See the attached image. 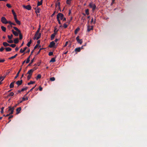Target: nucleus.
<instances>
[{
	"label": "nucleus",
	"instance_id": "f257e3e1",
	"mask_svg": "<svg viewBox=\"0 0 147 147\" xmlns=\"http://www.w3.org/2000/svg\"><path fill=\"white\" fill-rule=\"evenodd\" d=\"M41 35V33H38L36 32L35 34L33 37V39L34 40L35 39L38 40L40 38Z\"/></svg>",
	"mask_w": 147,
	"mask_h": 147
},
{
	"label": "nucleus",
	"instance_id": "f03ea898",
	"mask_svg": "<svg viewBox=\"0 0 147 147\" xmlns=\"http://www.w3.org/2000/svg\"><path fill=\"white\" fill-rule=\"evenodd\" d=\"M63 17L64 15L63 14L61 13H59L57 16V19H58L59 18V19L60 18L61 20H62L63 18Z\"/></svg>",
	"mask_w": 147,
	"mask_h": 147
},
{
	"label": "nucleus",
	"instance_id": "7ed1b4c3",
	"mask_svg": "<svg viewBox=\"0 0 147 147\" xmlns=\"http://www.w3.org/2000/svg\"><path fill=\"white\" fill-rule=\"evenodd\" d=\"M8 111H10L9 113L10 114H13V111L14 109V107H11V106H9L8 107Z\"/></svg>",
	"mask_w": 147,
	"mask_h": 147
},
{
	"label": "nucleus",
	"instance_id": "20e7f679",
	"mask_svg": "<svg viewBox=\"0 0 147 147\" xmlns=\"http://www.w3.org/2000/svg\"><path fill=\"white\" fill-rule=\"evenodd\" d=\"M1 22L3 24H7V21L6 18L4 17H3L1 18Z\"/></svg>",
	"mask_w": 147,
	"mask_h": 147
},
{
	"label": "nucleus",
	"instance_id": "39448f33",
	"mask_svg": "<svg viewBox=\"0 0 147 147\" xmlns=\"http://www.w3.org/2000/svg\"><path fill=\"white\" fill-rule=\"evenodd\" d=\"M79 38V36H78L76 38V40L78 43L81 45L82 43V39H80Z\"/></svg>",
	"mask_w": 147,
	"mask_h": 147
},
{
	"label": "nucleus",
	"instance_id": "423d86ee",
	"mask_svg": "<svg viewBox=\"0 0 147 147\" xmlns=\"http://www.w3.org/2000/svg\"><path fill=\"white\" fill-rule=\"evenodd\" d=\"M58 32V30H57L56 32H55L53 34H52L51 36V40H53L54 39L55 36L56 35L57 33V32Z\"/></svg>",
	"mask_w": 147,
	"mask_h": 147
},
{
	"label": "nucleus",
	"instance_id": "0eeeda50",
	"mask_svg": "<svg viewBox=\"0 0 147 147\" xmlns=\"http://www.w3.org/2000/svg\"><path fill=\"white\" fill-rule=\"evenodd\" d=\"M23 7L24 8L28 10H30L31 9V7L30 5H27L26 6L23 5Z\"/></svg>",
	"mask_w": 147,
	"mask_h": 147
},
{
	"label": "nucleus",
	"instance_id": "6e6552de",
	"mask_svg": "<svg viewBox=\"0 0 147 147\" xmlns=\"http://www.w3.org/2000/svg\"><path fill=\"white\" fill-rule=\"evenodd\" d=\"M89 5L91 8H92V10H93L95 9L96 8V6L95 4L90 3L89 4Z\"/></svg>",
	"mask_w": 147,
	"mask_h": 147
},
{
	"label": "nucleus",
	"instance_id": "1a4fd4ad",
	"mask_svg": "<svg viewBox=\"0 0 147 147\" xmlns=\"http://www.w3.org/2000/svg\"><path fill=\"white\" fill-rule=\"evenodd\" d=\"M55 45V43L54 41H52L51 42L49 46V47L50 48H52L54 47Z\"/></svg>",
	"mask_w": 147,
	"mask_h": 147
},
{
	"label": "nucleus",
	"instance_id": "9d476101",
	"mask_svg": "<svg viewBox=\"0 0 147 147\" xmlns=\"http://www.w3.org/2000/svg\"><path fill=\"white\" fill-rule=\"evenodd\" d=\"M34 70V69H32L29 70L27 73V74H28L30 75H32V73Z\"/></svg>",
	"mask_w": 147,
	"mask_h": 147
},
{
	"label": "nucleus",
	"instance_id": "9b49d317",
	"mask_svg": "<svg viewBox=\"0 0 147 147\" xmlns=\"http://www.w3.org/2000/svg\"><path fill=\"white\" fill-rule=\"evenodd\" d=\"M22 80H18L17 81L16 83L19 86L22 84Z\"/></svg>",
	"mask_w": 147,
	"mask_h": 147
},
{
	"label": "nucleus",
	"instance_id": "f8f14e48",
	"mask_svg": "<svg viewBox=\"0 0 147 147\" xmlns=\"http://www.w3.org/2000/svg\"><path fill=\"white\" fill-rule=\"evenodd\" d=\"M12 32L13 34L16 36H18L19 33L18 32L15 31L13 30H12Z\"/></svg>",
	"mask_w": 147,
	"mask_h": 147
},
{
	"label": "nucleus",
	"instance_id": "ddd939ff",
	"mask_svg": "<svg viewBox=\"0 0 147 147\" xmlns=\"http://www.w3.org/2000/svg\"><path fill=\"white\" fill-rule=\"evenodd\" d=\"M14 94V93L13 92H11L9 94H8L7 96L5 97V98H8L9 96H13Z\"/></svg>",
	"mask_w": 147,
	"mask_h": 147
},
{
	"label": "nucleus",
	"instance_id": "4468645a",
	"mask_svg": "<svg viewBox=\"0 0 147 147\" xmlns=\"http://www.w3.org/2000/svg\"><path fill=\"white\" fill-rule=\"evenodd\" d=\"M93 29V27L92 26H88V27L87 28V31L88 32L90 31L91 30Z\"/></svg>",
	"mask_w": 147,
	"mask_h": 147
},
{
	"label": "nucleus",
	"instance_id": "2eb2a0df",
	"mask_svg": "<svg viewBox=\"0 0 147 147\" xmlns=\"http://www.w3.org/2000/svg\"><path fill=\"white\" fill-rule=\"evenodd\" d=\"M21 107L18 108L16 109V114H18L20 113V111L21 110Z\"/></svg>",
	"mask_w": 147,
	"mask_h": 147
},
{
	"label": "nucleus",
	"instance_id": "dca6fc26",
	"mask_svg": "<svg viewBox=\"0 0 147 147\" xmlns=\"http://www.w3.org/2000/svg\"><path fill=\"white\" fill-rule=\"evenodd\" d=\"M15 82V81H14L11 83L9 85V87L10 88H12L14 87V84Z\"/></svg>",
	"mask_w": 147,
	"mask_h": 147
},
{
	"label": "nucleus",
	"instance_id": "f3484780",
	"mask_svg": "<svg viewBox=\"0 0 147 147\" xmlns=\"http://www.w3.org/2000/svg\"><path fill=\"white\" fill-rule=\"evenodd\" d=\"M21 69H22V68H21L19 69V70L18 71L17 73L16 76H15V77L14 78V79H16L18 77V76L19 75V74L20 72L21 71Z\"/></svg>",
	"mask_w": 147,
	"mask_h": 147
},
{
	"label": "nucleus",
	"instance_id": "a211bd4d",
	"mask_svg": "<svg viewBox=\"0 0 147 147\" xmlns=\"http://www.w3.org/2000/svg\"><path fill=\"white\" fill-rule=\"evenodd\" d=\"M38 44H36V46L34 47L33 50L31 52V55L32 54V53H33V52L34 51V50L35 49H36L37 48V47H38Z\"/></svg>",
	"mask_w": 147,
	"mask_h": 147
},
{
	"label": "nucleus",
	"instance_id": "6ab92c4d",
	"mask_svg": "<svg viewBox=\"0 0 147 147\" xmlns=\"http://www.w3.org/2000/svg\"><path fill=\"white\" fill-rule=\"evenodd\" d=\"M18 55V54H16L14 56L11 57H10L8 58L9 59H13L16 57Z\"/></svg>",
	"mask_w": 147,
	"mask_h": 147
},
{
	"label": "nucleus",
	"instance_id": "aec40b11",
	"mask_svg": "<svg viewBox=\"0 0 147 147\" xmlns=\"http://www.w3.org/2000/svg\"><path fill=\"white\" fill-rule=\"evenodd\" d=\"M5 49L7 52L10 51L11 50V49L9 47H6L5 48Z\"/></svg>",
	"mask_w": 147,
	"mask_h": 147
},
{
	"label": "nucleus",
	"instance_id": "412c9836",
	"mask_svg": "<svg viewBox=\"0 0 147 147\" xmlns=\"http://www.w3.org/2000/svg\"><path fill=\"white\" fill-rule=\"evenodd\" d=\"M14 42L15 44L18 43L19 42L18 38H16L14 40Z\"/></svg>",
	"mask_w": 147,
	"mask_h": 147
},
{
	"label": "nucleus",
	"instance_id": "4be33fe9",
	"mask_svg": "<svg viewBox=\"0 0 147 147\" xmlns=\"http://www.w3.org/2000/svg\"><path fill=\"white\" fill-rule=\"evenodd\" d=\"M3 45H4L5 47H7V46H9V44L7 43V42H3Z\"/></svg>",
	"mask_w": 147,
	"mask_h": 147
},
{
	"label": "nucleus",
	"instance_id": "5701e85b",
	"mask_svg": "<svg viewBox=\"0 0 147 147\" xmlns=\"http://www.w3.org/2000/svg\"><path fill=\"white\" fill-rule=\"evenodd\" d=\"M81 50V47H78L75 49V51L76 52H79Z\"/></svg>",
	"mask_w": 147,
	"mask_h": 147
},
{
	"label": "nucleus",
	"instance_id": "b1692460",
	"mask_svg": "<svg viewBox=\"0 0 147 147\" xmlns=\"http://www.w3.org/2000/svg\"><path fill=\"white\" fill-rule=\"evenodd\" d=\"M80 30V28H79V27H78V28H77L75 30V32H74L75 34H77V33H78V32Z\"/></svg>",
	"mask_w": 147,
	"mask_h": 147
},
{
	"label": "nucleus",
	"instance_id": "393cba45",
	"mask_svg": "<svg viewBox=\"0 0 147 147\" xmlns=\"http://www.w3.org/2000/svg\"><path fill=\"white\" fill-rule=\"evenodd\" d=\"M13 28L18 32V33H20L21 31L17 27L14 26L13 27Z\"/></svg>",
	"mask_w": 147,
	"mask_h": 147
},
{
	"label": "nucleus",
	"instance_id": "a878e982",
	"mask_svg": "<svg viewBox=\"0 0 147 147\" xmlns=\"http://www.w3.org/2000/svg\"><path fill=\"white\" fill-rule=\"evenodd\" d=\"M42 0H41V1H38L37 3V6L41 5L42 4Z\"/></svg>",
	"mask_w": 147,
	"mask_h": 147
},
{
	"label": "nucleus",
	"instance_id": "bb28decb",
	"mask_svg": "<svg viewBox=\"0 0 147 147\" xmlns=\"http://www.w3.org/2000/svg\"><path fill=\"white\" fill-rule=\"evenodd\" d=\"M31 55H31V54L27 58V61H26V63H28L30 61V57H31Z\"/></svg>",
	"mask_w": 147,
	"mask_h": 147
},
{
	"label": "nucleus",
	"instance_id": "cd10ccee",
	"mask_svg": "<svg viewBox=\"0 0 147 147\" xmlns=\"http://www.w3.org/2000/svg\"><path fill=\"white\" fill-rule=\"evenodd\" d=\"M19 39L20 40H21L23 38L22 35L21 33V32H20V33H19Z\"/></svg>",
	"mask_w": 147,
	"mask_h": 147
},
{
	"label": "nucleus",
	"instance_id": "c85d7f7f",
	"mask_svg": "<svg viewBox=\"0 0 147 147\" xmlns=\"http://www.w3.org/2000/svg\"><path fill=\"white\" fill-rule=\"evenodd\" d=\"M1 28L2 30L3 31L5 32L6 30V28L5 27H4L3 26H2L1 27Z\"/></svg>",
	"mask_w": 147,
	"mask_h": 147
},
{
	"label": "nucleus",
	"instance_id": "c756f323",
	"mask_svg": "<svg viewBox=\"0 0 147 147\" xmlns=\"http://www.w3.org/2000/svg\"><path fill=\"white\" fill-rule=\"evenodd\" d=\"M55 61V58H52L51 60H50V62H54Z\"/></svg>",
	"mask_w": 147,
	"mask_h": 147
},
{
	"label": "nucleus",
	"instance_id": "7c9ffc66",
	"mask_svg": "<svg viewBox=\"0 0 147 147\" xmlns=\"http://www.w3.org/2000/svg\"><path fill=\"white\" fill-rule=\"evenodd\" d=\"M41 77V75L40 74H38L36 77V80H38V79H40Z\"/></svg>",
	"mask_w": 147,
	"mask_h": 147
},
{
	"label": "nucleus",
	"instance_id": "2f4dec72",
	"mask_svg": "<svg viewBox=\"0 0 147 147\" xmlns=\"http://www.w3.org/2000/svg\"><path fill=\"white\" fill-rule=\"evenodd\" d=\"M35 82L34 81H30V82H28V85H29L31 84H33Z\"/></svg>",
	"mask_w": 147,
	"mask_h": 147
},
{
	"label": "nucleus",
	"instance_id": "473e14b6",
	"mask_svg": "<svg viewBox=\"0 0 147 147\" xmlns=\"http://www.w3.org/2000/svg\"><path fill=\"white\" fill-rule=\"evenodd\" d=\"M13 36V35L12 34H11L10 36L8 35V37L9 39L11 40Z\"/></svg>",
	"mask_w": 147,
	"mask_h": 147
},
{
	"label": "nucleus",
	"instance_id": "72a5a7b5",
	"mask_svg": "<svg viewBox=\"0 0 147 147\" xmlns=\"http://www.w3.org/2000/svg\"><path fill=\"white\" fill-rule=\"evenodd\" d=\"M31 42H32V41H31V40H30V41L27 44V46L28 47H30V45Z\"/></svg>",
	"mask_w": 147,
	"mask_h": 147
},
{
	"label": "nucleus",
	"instance_id": "f704fd0d",
	"mask_svg": "<svg viewBox=\"0 0 147 147\" xmlns=\"http://www.w3.org/2000/svg\"><path fill=\"white\" fill-rule=\"evenodd\" d=\"M85 12L86 14L87 15H88L89 14V9H86L85 10Z\"/></svg>",
	"mask_w": 147,
	"mask_h": 147
},
{
	"label": "nucleus",
	"instance_id": "c9c22d12",
	"mask_svg": "<svg viewBox=\"0 0 147 147\" xmlns=\"http://www.w3.org/2000/svg\"><path fill=\"white\" fill-rule=\"evenodd\" d=\"M5 76H5L4 77L2 76L0 77V81L2 79L1 81H3V80L5 78Z\"/></svg>",
	"mask_w": 147,
	"mask_h": 147
},
{
	"label": "nucleus",
	"instance_id": "e433bc0d",
	"mask_svg": "<svg viewBox=\"0 0 147 147\" xmlns=\"http://www.w3.org/2000/svg\"><path fill=\"white\" fill-rule=\"evenodd\" d=\"M35 12L36 13H40V9L38 8L35 11Z\"/></svg>",
	"mask_w": 147,
	"mask_h": 147
},
{
	"label": "nucleus",
	"instance_id": "4c0bfd02",
	"mask_svg": "<svg viewBox=\"0 0 147 147\" xmlns=\"http://www.w3.org/2000/svg\"><path fill=\"white\" fill-rule=\"evenodd\" d=\"M9 46H10L12 48H14L16 46V45L14 44H12L11 45L9 44Z\"/></svg>",
	"mask_w": 147,
	"mask_h": 147
},
{
	"label": "nucleus",
	"instance_id": "58836bf2",
	"mask_svg": "<svg viewBox=\"0 0 147 147\" xmlns=\"http://www.w3.org/2000/svg\"><path fill=\"white\" fill-rule=\"evenodd\" d=\"M12 12L14 16V17H15V16H16V15L13 10H12Z\"/></svg>",
	"mask_w": 147,
	"mask_h": 147
},
{
	"label": "nucleus",
	"instance_id": "ea45409f",
	"mask_svg": "<svg viewBox=\"0 0 147 147\" xmlns=\"http://www.w3.org/2000/svg\"><path fill=\"white\" fill-rule=\"evenodd\" d=\"M15 22H16V23L18 25H20L21 24V23L20 21L18 20L16 21Z\"/></svg>",
	"mask_w": 147,
	"mask_h": 147
},
{
	"label": "nucleus",
	"instance_id": "a19ab883",
	"mask_svg": "<svg viewBox=\"0 0 147 147\" xmlns=\"http://www.w3.org/2000/svg\"><path fill=\"white\" fill-rule=\"evenodd\" d=\"M28 87H26L25 88H23L22 89L21 91L22 92L24 91L25 90H27L28 89Z\"/></svg>",
	"mask_w": 147,
	"mask_h": 147
},
{
	"label": "nucleus",
	"instance_id": "79ce46f5",
	"mask_svg": "<svg viewBox=\"0 0 147 147\" xmlns=\"http://www.w3.org/2000/svg\"><path fill=\"white\" fill-rule=\"evenodd\" d=\"M55 80V78L54 77H52L50 78V80L52 81H53Z\"/></svg>",
	"mask_w": 147,
	"mask_h": 147
},
{
	"label": "nucleus",
	"instance_id": "37998d69",
	"mask_svg": "<svg viewBox=\"0 0 147 147\" xmlns=\"http://www.w3.org/2000/svg\"><path fill=\"white\" fill-rule=\"evenodd\" d=\"M71 0H67L66 3L68 4H70V1Z\"/></svg>",
	"mask_w": 147,
	"mask_h": 147
},
{
	"label": "nucleus",
	"instance_id": "c03bdc74",
	"mask_svg": "<svg viewBox=\"0 0 147 147\" xmlns=\"http://www.w3.org/2000/svg\"><path fill=\"white\" fill-rule=\"evenodd\" d=\"M7 41L9 43H11L13 42V40L11 39L10 40H7Z\"/></svg>",
	"mask_w": 147,
	"mask_h": 147
},
{
	"label": "nucleus",
	"instance_id": "a18cd8bd",
	"mask_svg": "<svg viewBox=\"0 0 147 147\" xmlns=\"http://www.w3.org/2000/svg\"><path fill=\"white\" fill-rule=\"evenodd\" d=\"M28 100V98L26 97V98H25L24 97H23L22 98V101H24L26 100Z\"/></svg>",
	"mask_w": 147,
	"mask_h": 147
},
{
	"label": "nucleus",
	"instance_id": "49530a36",
	"mask_svg": "<svg viewBox=\"0 0 147 147\" xmlns=\"http://www.w3.org/2000/svg\"><path fill=\"white\" fill-rule=\"evenodd\" d=\"M5 49V48L3 47H1V48L0 49V51L2 52L3 51V50Z\"/></svg>",
	"mask_w": 147,
	"mask_h": 147
},
{
	"label": "nucleus",
	"instance_id": "de8ad7c7",
	"mask_svg": "<svg viewBox=\"0 0 147 147\" xmlns=\"http://www.w3.org/2000/svg\"><path fill=\"white\" fill-rule=\"evenodd\" d=\"M35 88V87H33L32 89H31L29 91H28L27 93L25 95H26L27 94H28L30 92L32 91Z\"/></svg>",
	"mask_w": 147,
	"mask_h": 147
},
{
	"label": "nucleus",
	"instance_id": "09e8293b",
	"mask_svg": "<svg viewBox=\"0 0 147 147\" xmlns=\"http://www.w3.org/2000/svg\"><path fill=\"white\" fill-rule=\"evenodd\" d=\"M6 6L9 8H10L11 7V5L7 3L6 4Z\"/></svg>",
	"mask_w": 147,
	"mask_h": 147
},
{
	"label": "nucleus",
	"instance_id": "8fccbe9b",
	"mask_svg": "<svg viewBox=\"0 0 147 147\" xmlns=\"http://www.w3.org/2000/svg\"><path fill=\"white\" fill-rule=\"evenodd\" d=\"M60 3L59 2H58V3H57L56 4V6H58L59 7V8H60Z\"/></svg>",
	"mask_w": 147,
	"mask_h": 147
},
{
	"label": "nucleus",
	"instance_id": "3c124183",
	"mask_svg": "<svg viewBox=\"0 0 147 147\" xmlns=\"http://www.w3.org/2000/svg\"><path fill=\"white\" fill-rule=\"evenodd\" d=\"M53 53L52 52H50L49 53V55L50 56L53 55Z\"/></svg>",
	"mask_w": 147,
	"mask_h": 147
},
{
	"label": "nucleus",
	"instance_id": "603ef678",
	"mask_svg": "<svg viewBox=\"0 0 147 147\" xmlns=\"http://www.w3.org/2000/svg\"><path fill=\"white\" fill-rule=\"evenodd\" d=\"M32 75H28L27 76V79L28 80H29L31 78Z\"/></svg>",
	"mask_w": 147,
	"mask_h": 147
},
{
	"label": "nucleus",
	"instance_id": "864d4df0",
	"mask_svg": "<svg viewBox=\"0 0 147 147\" xmlns=\"http://www.w3.org/2000/svg\"><path fill=\"white\" fill-rule=\"evenodd\" d=\"M67 26H68L65 24H64L63 25V27L65 28H67Z\"/></svg>",
	"mask_w": 147,
	"mask_h": 147
},
{
	"label": "nucleus",
	"instance_id": "5fc2aeb1",
	"mask_svg": "<svg viewBox=\"0 0 147 147\" xmlns=\"http://www.w3.org/2000/svg\"><path fill=\"white\" fill-rule=\"evenodd\" d=\"M5 61V60L4 59H0V63L3 62Z\"/></svg>",
	"mask_w": 147,
	"mask_h": 147
},
{
	"label": "nucleus",
	"instance_id": "6e6d98bb",
	"mask_svg": "<svg viewBox=\"0 0 147 147\" xmlns=\"http://www.w3.org/2000/svg\"><path fill=\"white\" fill-rule=\"evenodd\" d=\"M39 89L40 91H41L42 90V88L40 86L39 87Z\"/></svg>",
	"mask_w": 147,
	"mask_h": 147
},
{
	"label": "nucleus",
	"instance_id": "4d7b16f0",
	"mask_svg": "<svg viewBox=\"0 0 147 147\" xmlns=\"http://www.w3.org/2000/svg\"><path fill=\"white\" fill-rule=\"evenodd\" d=\"M24 51H23V50H22V49H20V52L21 53H23L24 52Z\"/></svg>",
	"mask_w": 147,
	"mask_h": 147
},
{
	"label": "nucleus",
	"instance_id": "13d9d810",
	"mask_svg": "<svg viewBox=\"0 0 147 147\" xmlns=\"http://www.w3.org/2000/svg\"><path fill=\"white\" fill-rule=\"evenodd\" d=\"M57 19V20L58 21V22L59 24H61V22H60L59 19V18H58V19Z\"/></svg>",
	"mask_w": 147,
	"mask_h": 147
},
{
	"label": "nucleus",
	"instance_id": "bf43d9fd",
	"mask_svg": "<svg viewBox=\"0 0 147 147\" xmlns=\"http://www.w3.org/2000/svg\"><path fill=\"white\" fill-rule=\"evenodd\" d=\"M68 43V42L67 41L65 43V45H64V47H65L67 45Z\"/></svg>",
	"mask_w": 147,
	"mask_h": 147
},
{
	"label": "nucleus",
	"instance_id": "052dcab7",
	"mask_svg": "<svg viewBox=\"0 0 147 147\" xmlns=\"http://www.w3.org/2000/svg\"><path fill=\"white\" fill-rule=\"evenodd\" d=\"M34 58H33L31 60V61L30 62H31V63H33V62H34Z\"/></svg>",
	"mask_w": 147,
	"mask_h": 147
},
{
	"label": "nucleus",
	"instance_id": "680f3d73",
	"mask_svg": "<svg viewBox=\"0 0 147 147\" xmlns=\"http://www.w3.org/2000/svg\"><path fill=\"white\" fill-rule=\"evenodd\" d=\"M13 117V115H11L8 118V119H10L12 118Z\"/></svg>",
	"mask_w": 147,
	"mask_h": 147
},
{
	"label": "nucleus",
	"instance_id": "e2e57ef3",
	"mask_svg": "<svg viewBox=\"0 0 147 147\" xmlns=\"http://www.w3.org/2000/svg\"><path fill=\"white\" fill-rule=\"evenodd\" d=\"M17 16H16L15 17H14V19L15 20V21L17 20V18L16 17Z\"/></svg>",
	"mask_w": 147,
	"mask_h": 147
},
{
	"label": "nucleus",
	"instance_id": "0e129e2a",
	"mask_svg": "<svg viewBox=\"0 0 147 147\" xmlns=\"http://www.w3.org/2000/svg\"><path fill=\"white\" fill-rule=\"evenodd\" d=\"M12 23L11 21H7V23L9 24L10 25H11Z\"/></svg>",
	"mask_w": 147,
	"mask_h": 147
},
{
	"label": "nucleus",
	"instance_id": "69168bd1",
	"mask_svg": "<svg viewBox=\"0 0 147 147\" xmlns=\"http://www.w3.org/2000/svg\"><path fill=\"white\" fill-rule=\"evenodd\" d=\"M19 49V48H18V47H16L15 48V50L16 51H17Z\"/></svg>",
	"mask_w": 147,
	"mask_h": 147
},
{
	"label": "nucleus",
	"instance_id": "338daca9",
	"mask_svg": "<svg viewBox=\"0 0 147 147\" xmlns=\"http://www.w3.org/2000/svg\"><path fill=\"white\" fill-rule=\"evenodd\" d=\"M37 43H38L37 44L38 45V44H40V40H38L37 42Z\"/></svg>",
	"mask_w": 147,
	"mask_h": 147
},
{
	"label": "nucleus",
	"instance_id": "774afa93",
	"mask_svg": "<svg viewBox=\"0 0 147 147\" xmlns=\"http://www.w3.org/2000/svg\"><path fill=\"white\" fill-rule=\"evenodd\" d=\"M59 40V39H56L55 40H54V42H57V41H58Z\"/></svg>",
	"mask_w": 147,
	"mask_h": 147
}]
</instances>
